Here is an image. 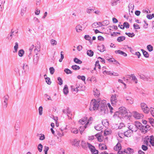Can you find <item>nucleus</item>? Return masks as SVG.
I'll return each instance as SVG.
<instances>
[{
  "instance_id": "obj_1",
  "label": "nucleus",
  "mask_w": 154,
  "mask_h": 154,
  "mask_svg": "<svg viewBox=\"0 0 154 154\" xmlns=\"http://www.w3.org/2000/svg\"><path fill=\"white\" fill-rule=\"evenodd\" d=\"M99 112L101 115H104L108 112V109L106 104L105 103V101H102L98 108Z\"/></svg>"
},
{
  "instance_id": "obj_2",
  "label": "nucleus",
  "mask_w": 154,
  "mask_h": 154,
  "mask_svg": "<svg viewBox=\"0 0 154 154\" xmlns=\"http://www.w3.org/2000/svg\"><path fill=\"white\" fill-rule=\"evenodd\" d=\"M100 102L95 99H92L90 103L89 110L91 111H94L97 110L99 108Z\"/></svg>"
},
{
  "instance_id": "obj_3",
  "label": "nucleus",
  "mask_w": 154,
  "mask_h": 154,
  "mask_svg": "<svg viewBox=\"0 0 154 154\" xmlns=\"http://www.w3.org/2000/svg\"><path fill=\"white\" fill-rule=\"evenodd\" d=\"M116 114L118 113L119 116H121L122 117H125L128 116V112L126 109L124 107H121L119 108V112H116Z\"/></svg>"
},
{
  "instance_id": "obj_4",
  "label": "nucleus",
  "mask_w": 154,
  "mask_h": 154,
  "mask_svg": "<svg viewBox=\"0 0 154 154\" xmlns=\"http://www.w3.org/2000/svg\"><path fill=\"white\" fill-rule=\"evenodd\" d=\"M140 106L142 110L145 113L147 114L149 112V109L145 103H141Z\"/></svg>"
},
{
  "instance_id": "obj_5",
  "label": "nucleus",
  "mask_w": 154,
  "mask_h": 154,
  "mask_svg": "<svg viewBox=\"0 0 154 154\" xmlns=\"http://www.w3.org/2000/svg\"><path fill=\"white\" fill-rule=\"evenodd\" d=\"M138 76L140 78L142 79L143 80L149 81H152V79L149 76H146L141 74H138Z\"/></svg>"
},
{
  "instance_id": "obj_6",
  "label": "nucleus",
  "mask_w": 154,
  "mask_h": 154,
  "mask_svg": "<svg viewBox=\"0 0 154 154\" xmlns=\"http://www.w3.org/2000/svg\"><path fill=\"white\" fill-rule=\"evenodd\" d=\"M63 113L66 115L69 119L71 118L72 114L69 107H67L66 109H63Z\"/></svg>"
},
{
  "instance_id": "obj_7",
  "label": "nucleus",
  "mask_w": 154,
  "mask_h": 154,
  "mask_svg": "<svg viewBox=\"0 0 154 154\" xmlns=\"http://www.w3.org/2000/svg\"><path fill=\"white\" fill-rule=\"evenodd\" d=\"M134 125L136 127V128L134 129V132H136L138 129H140L143 125L142 124L138 121H135L134 122Z\"/></svg>"
},
{
  "instance_id": "obj_8",
  "label": "nucleus",
  "mask_w": 154,
  "mask_h": 154,
  "mask_svg": "<svg viewBox=\"0 0 154 154\" xmlns=\"http://www.w3.org/2000/svg\"><path fill=\"white\" fill-rule=\"evenodd\" d=\"M134 117L136 119H142L143 117V115L141 113H139L137 112H134Z\"/></svg>"
},
{
  "instance_id": "obj_9",
  "label": "nucleus",
  "mask_w": 154,
  "mask_h": 154,
  "mask_svg": "<svg viewBox=\"0 0 154 154\" xmlns=\"http://www.w3.org/2000/svg\"><path fill=\"white\" fill-rule=\"evenodd\" d=\"M125 98L128 104H131L134 103V100L131 97H125Z\"/></svg>"
},
{
  "instance_id": "obj_10",
  "label": "nucleus",
  "mask_w": 154,
  "mask_h": 154,
  "mask_svg": "<svg viewBox=\"0 0 154 154\" xmlns=\"http://www.w3.org/2000/svg\"><path fill=\"white\" fill-rule=\"evenodd\" d=\"M133 133V132L131 131L130 130H128L124 132V135L127 137H130L132 133Z\"/></svg>"
},
{
  "instance_id": "obj_11",
  "label": "nucleus",
  "mask_w": 154,
  "mask_h": 154,
  "mask_svg": "<svg viewBox=\"0 0 154 154\" xmlns=\"http://www.w3.org/2000/svg\"><path fill=\"white\" fill-rule=\"evenodd\" d=\"M80 141L76 139H74L72 142V145L75 146H79Z\"/></svg>"
},
{
  "instance_id": "obj_12",
  "label": "nucleus",
  "mask_w": 154,
  "mask_h": 154,
  "mask_svg": "<svg viewBox=\"0 0 154 154\" xmlns=\"http://www.w3.org/2000/svg\"><path fill=\"white\" fill-rule=\"evenodd\" d=\"M122 149L121 144L118 142L116 145L114 147V149L116 151L120 150Z\"/></svg>"
},
{
  "instance_id": "obj_13",
  "label": "nucleus",
  "mask_w": 154,
  "mask_h": 154,
  "mask_svg": "<svg viewBox=\"0 0 154 154\" xmlns=\"http://www.w3.org/2000/svg\"><path fill=\"white\" fill-rule=\"evenodd\" d=\"M97 49L100 52H103L105 50V47L103 45H98Z\"/></svg>"
},
{
  "instance_id": "obj_14",
  "label": "nucleus",
  "mask_w": 154,
  "mask_h": 154,
  "mask_svg": "<svg viewBox=\"0 0 154 154\" xmlns=\"http://www.w3.org/2000/svg\"><path fill=\"white\" fill-rule=\"evenodd\" d=\"M85 28V27H82L80 25L77 26L75 28L76 31L78 32H80L82 30H84Z\"/></svg>"
},
{
  "instance_id": "obj_15",
  "label": "nucleus",
  "mask_w": 154,
  "mask_h": 154,
  "mask_svg": "<svg viewBox=\"0 0 154 154\" xmlns=\"http://www.w3.org/2000/svg\"><path fill=\"white\" fill-rule=\"evenodd\" d=\"M88 124V122L84 126H82L80 127L79 130L81 134L84 130L87 127V125Z\"/></svg>"
},
{
  "instance_id": "obj_16",
  "label": "nucleus",
  "mask_w": 154,
  "mask_h": 154,
  "mask_svg": "<svg viewBox=\"0 0 154 154\" xmlns=\"http://www.w3.org/2000/svg\"><path fill=\"white\" fill-rule=\"evenodd\" d=\"M94 95L96 97H98L100 95V91L98 90L97 88H94L93 89Z\"/></svg>"
},
{
  "instance_id": "obj_17",
  "label": "nucleus",
  "mask_w": 154,
  "mask_h": 154,
  "mask_svg": "<svg viewBox=\"0 0 154 154\" xmlns=\"http://www.w3.org/2000/svg\"><path fill=\"white\" fill-rule=\"evenodd\" d=\"M99 146L100 149L101 150H104L107 149V147L106 145L103 143H100L99 144Z\"/></svg>"
},
{
  "instance_id": "obj_18",
  "label": "nucleus",
  "mask_w": 154,
  "mask_h": 154,
  "mask_svg": "<svg viewBox=\"0 0 154 154\" xmlns=\"http://www.w3.org/2000/svg\"><path fill=\"white\" fill-rule=\"evenodd\" d=\"M63 92L65 95H67L68 93V88L67 85H65L64 86L63 89Z\"/></svg>"
},
{
  "instance_id": "obj_19",
  "label": "nucleus",
  "mask_w": 154,
  "mask_h": 154,
  "mask_svg": "<svg viewBox=\"0 0 154 154\" xmlns=\"http://www.w3.org/2000/svg\"><path fill=\"white\" fill-rule=\"evenodd\" d=\"M123 26L121 28V29H124L125 27L126 29L128 28L130 26L129 23L127 22H125L124 23Z\"/></svg>"
},
{
  "instance_id": "obj_20",
  "label": "nucleus",
  "mask_w": 154,
  "mask_h": 154,
  "mask_svg": "<svg viewBox=\"0 0 154 154\" xmlns=\"http://www.w3.org/2000/svg\"><path fill=\"white\" fill-rule=\"evenodd\" d=\"M125 39V37L124 36H121L118 37L117 38V41L119 42H121L123 41Z\"/></svg>"
},
{
  "instance_id": "obj_21",
  "label": "nucleus",
  "mask_w": 154,
  "mask_h": 154,
  "mask_svg": "<svg viewBox=\"0 0 154 154\" xmlns=\"http://www.w3.org/2000/svg\"><path fill=\"white\" fill-rule=\"evenodd\" d=\"M141 51L142 52L143 55L146 58L149 57V54L148 52L143 49H141Z\"/></svg>"
},
{
  "instance_id": "obj_22",
  "label": "nucleus",
  "mask_w": 154,
  "mask_h": 154,
  "mask_svg": "<svg viewBox=\"0 0 154 154\" xmlns=\"http://www.w3.org/2000/svg\"><path fill=\"white\" fill-rule=\"evenodd\" d=\"M130 79H131L132 80L134 81L135 83H137V79L134 74L131 75L130 76Z\"/></svg>"
},
{
  "instance_id": "obj_23",
  "label": "nucleus",
  "mask_w": 154,
  "mask_h": 154,
  "mask_svg": "<svg viewBox=\"0 0 154 154\" xmlns=\"http://www.w3.org/2000/svg\"><path fill=\"white\" fill-rule=\"evenodd\" d=\"M149 142L151 145L153 146H154V138L153 136L152 135L150 137Z\"/></svg>"
},
{
  "instance_id": "obj_24",
  "label": "nucleus",
  "mask_w": 154,
  "mask_h": 154,
  "mask_svg": "<svg viewBox=\"0 0 154 154\" xmlns=\"http://www.w3.org/2000/svg\"><path fill=\"white\" fill-rule=\"evenodd\" d=\"M87 54L90 57H92L94 55V52L91 50H88L87 52Z\"/></svg>"
},
{
  "instance_id": "obj_25",
  "label": "nucleus",
  "mask_w": 154,
  "mask_h": 154,
  "mask_svg": "<svg viewBox=\"0 0 154 154\" xmlns=\"http://www.w3.org/2000/svg\"><path fill=\"white\" fill-rule=\"evenodd\" d=\"M117 100V99L116 98V94L112 95L110 98L111 101H114L116 102Z\"/></svg>"
},
{
  "instance_id": "obj_26",
  "label": "nucleus",
  "mask_w": 154,
  "mask_h": 154,
  "mask_svg": "<svg viewBox=\"0 0 154 154\" xmlns=\"http://www.w3.org/2000/svg\"><path fill=\"white\" fill-rule=\"evenodd\" d=\"M73 61L75 63L77 64H81L82 63L81 60L76 57L74 59Z\"/></svg>"
},
{
  "instance_id": "obj_27",
  "label": "nucleus",
  "mask_w": 154,
  "mask_h": 154,
  "mask_svg": "<svg viewBox=\"0 0 154 154\" xmlns=\"http://www.w3.org/2000/svg\"><path fill=\"white\" fill-rule=\"evenodd\" d=\"M71 68L73 70H76L80 69V67L76 65H73L72 66Z\"/></svg>"
},
{
  "instance_id": "obj_28",
  "label": "nucleus",
  "mask_w": 154,
  "mask_h": 154,
  "mask_svg": "<svg viewBox=\"0 0 154 154\" xmlns=\"http://www.w3.org/2000/svg\"><path fill=\"white\" fill-rule=\"evenodd\" d=\"M87 144L88 145V146L89 149H90L91 152L94 149H95V147L94 146L91 145L90 143L87 142Z\"/></svg>"
},
{
  "instance_id": "obj_29",
  "label": "nucleus",
  "mask_w": 154,
  "mask_h": 154,
  "mask_svg": "<svg viewBox=\"0 0 154 154\" xmlns=\"http://www.w3.org/2000/svg\"><path fill=\"white\" fill-rule=\"evenodd\" d=\"M24 53V51L23 49H21L19 50L18 51V55L20 57H22L23 56Z\"/></svg>"
},
{
  "instance_id": "obj_30",
  "label": "nucleus",
  "mask_w": 154,
  "mask_h": 154,
  "mask_svg": "<svg viewBox=\"0 0 154 154\" xmlns=\"http://www.w3.org/2000/svg\"><path fill=\"white\" fill-rule=\"evenodd\" d=\"M95 129L97 131H100L102 129L101 124H99L94 126Z\"/></svg>"
},
{
  "instance_id": "obj_31",
  "label": "nucleus",
  "mask_w": 154,
  "mask_h": 154,
  "mask_svg": "<svg viewBox=\"0 0 154 154\" xmlns=\"http://www.w3.org/2000/svg\"><path fill=\"white\" fill-rule=\"evenodd\" d=\"M119 0H112L111 2L112 5L113 6L116 5L117 4V3Z\"/></svg>"
},
{
  "instance_id": "obj_32",
  "label": "nucleus",
  "mask_w": 154,
  "mask_h": 154,
  "mask_svg": "<svg viewBox=\"0 0 154 154\" xmlns=\"http://www.w3.org/2000/svg\"><path fill=\"white\" fill-rule=\"evenodd\" d=\"M136 128V127L134 125V124H131L129 126L128 128L129 129V130H130L131 131L133 132L134 131V127Z\"/></svg>"
},
{
  "instance_id": "obj_33",
  "label": "nucleus",
  "mask_w": 154,
  "mask_h": 154,
  "mask_svg": "<svg viewBox=\"0 0 154 154\" xmlns=\"http://www.w3.org/2000/svg\"><path fill=\"white\" fill-rule=\"evenodd\" d=\"M81 146L83 148L86 149L87 148V145L85 141H82L81 143Z\"/></svg>"
},
{
  "instance_id": "obj_34",
  "label": "nucleus",
  "mask_w": 154,
  "mask_h": 154,
  "mask_svg": "<svg viewBox=\"0 0 154 154\" xmlns=\"http://www.w3.org/2000/svg\"><path fill=\"white\" fill-rule=\"evenodd\" d=\"M77 78L79 79H81L84 82L85 81V77L84 75L81 76L79 75L77 76Z\"/></svg>"
},
{
  "instance_id": "obj_35",
  "label": "nucleus",
  "mask_w": 154,
  "mask_h": 154,
  "mask_svg": "<svg viewBox=\"0 0 154 154\" xmlns=\"http://www.w3.org/2000/svg\"><path fill=\"white\" fill-rule=\"evenodd\" d=\"M64 72L67 74L72 73V72L68 68L65 69L64 70Z\"/></svg>"
},
{
  "instance_id": "obj_36",
  "label": "nucleus",
  "mask_w": 154,
  "mask_h": 154,
  "mask_svg": "<svg viewBox=\"0 0 154 154\" xmlns=\"http://www.w3.org/2000/svg\"><path fill=\"white\" fill-rule=\"evenodd\" d=\"M125 34L127 35H128L129 37H130L131 38L135 36V34H134L133 32L130 33V32H125Z\"/></svg>"
},
{
  "instance_id": "obj_37",
  "label": "nucleus",
  "mask_w": 154,
  "mask_h": 154,
  "mask_svg": "<svg viewBox=\"0 0 154 154\" xmlns=\"http://www.w3.org/2000/svg\"><path fill=\"white\" fill-rule=\"evenodd\" d=\"M147 48L149 51L151 52L153 50V48L151 45H149L147 46Z\"/></svg>"
},
{
  "instance_id": "obj_38",
  "label": "nucleus",
  "mask_w": 154,
  "mask_h": 154,
  "mask_svg": "<svg viewBox=\"0 0 154 154\" xmlns=\"http://www.w3.org/2000/svg\"><path fill=\"white\" fill-rule=\"evenodd\" d=\"M18 48V44L17 42H16L15 43V45L14 47V52H17V50Z\"/></svg>"
},
{
  "instance_id": "obj_39",
  "label": "nucleus",
  "mask_w": 154,
  "mask_h": 154,
  "mask_svg": "<svg viewBox=\"0 0 154 154\" xmlns=\"http://www.w3.org/2000/svg\"><path fill=\"white\" fill-rule=\"evenodd\" d=\"M64 52L63 51H62L60 52V55L61 57L60 58L59 60V61L60 62H61L64 58Z\"/></svg>"
},
{
  "instance_id": "obj_40",
  "label": "nucleus",
  "mask_w": 154,
  "mask_h": 154,
  "mask_svg": "<svg viewBox=\"0 0 154 154\" xmlns=\"http://www.w3.org/2000/svg\"><path fill=\"white\" fill-rule=\"evenodd\" d=\"M42 148L43 146L41 143H40L38 145V151L40 152H41L42 151Z\"/></svg>"
},
{
  "instance_id": "obj_41",
  "label": "nucleus",
  "mask_w": 154,
  "mask_h": 154,
  "mask_svg": "<svg viewBox=\"0 0 154 154\" xmlns=\"http://www.w3.org/2000/svg\"><path fill=\"white\" fill-rule=\"evenodd\" d=\"M103 73L104 74H106L107 75H112V73L110 71H107L106 70H104V71H103Z\"/></svg>"
},
{
  "instance_id": "obj_42",
  "label": "nucleus",
  "mask_w": 154,
  "mask_h": 154,
  "mask_svg": "<svg viewBox=\"0 0 154 154\" xmlns=\"http://www.w3.org/2000/svg\"><path fill=\"white\" fill-rule=\"evenodd\" d=\"M143 125L141 127V128L140 129V130L141 131V132L144 134L146 133L147 131L146 129L145 128L143 127Z\"/></svg>"
},
{
  "instance_id": "obj_43",
  "label": "nucleus",
  "mask_w": 154,
  "mask_h": 154,
  "mask_svg": "<svg viewBox=\"0 0 154 154\" xmlns=\"http://www.w3.org/2000/svg\"><path fill=\"white\" fill-rule=\"evenodd\" d=\"M102 23L103 26H104L108 25L109 24V20H105L102 22Z\"/></svg>"
},
{
  "instance_id": "obj_44",
  "label": "nucleus",
  "mask_w": 154,
  "mask_h": 154,
  "mask_svg": "<svg viewBox=\"0 0 154 154\" xmlns=\"http://www.w3.org/2000/svg\"><path fill=\"white\" fill-rule=\"evenodd\" d=\"M46 80V82L48 85H50L51 83V81L50 80V78L48 77H46L45 78Z\"/></svg>"
},
{
  "instance_id": "obj_45",
  "label": "nucleus",
  "mask_w": 154,
  "mask_h": 154,
  "mask_svg": "<svg viewBox=\"0 0 154 154\" xmlns=\"http://www.w3.org/2000/svg\"><path fill=\"white\" fill-rule=\"evenodd\" d=\"M23 69L24 70V72H25L28 69V66L25 63H23Z\"/></svg>"
},
{
  "instance_id": "obj_46",
  "label": "nucleus",
  "mask_w": 154,
  "mask_h": 154,
  "mask_svg": "<svg viewBox=\"0 0 154 154\" xmlns=\"http://www.w3.org/2000/svg\"><path fill=\"white\" fill-rule=\"evenodd\" d=\"M43 107L42 106H40L38 108L39 114L41 116L42 113Z\"/></svg>"
},
{
  "instance_id": "obj_47",
  "label": "nucleus",
  "mask_w": 154,
  "mask_h": 154,
  "mask_svg": "<svg viewBox=\"0 0 154 154\" xmlns=\"http://www.w3.org/2000/svg\"><path fill=\"white\" fill-rule=\"evenodd\" d=\"M49 70L50 74L51 75H52L54 74L55 70L53 67H50L49 68Z\"/></svg>"
},
{
  "instance_id": "obj_48",
  "label": "nucleus",
  "mask_w": 154,
  "mask_h": 154,
  "mask_svg": "<svg viewBox=\"0 0 154 154\" xmlns=\"http://www.w3.org/2000/svg\"><path fill=\"white\" fill-rule=\"evenodd\" d=\"M149 111H150L152 116L154 117V108L151 107L149 108Z\"/></svg>"
},
{
  "instance_id": "obj_49",
  "label": "nucleus",
  "mask_w": 154,
  "mask_h": 154,
  "mask_svg": "<svg viewBox=\"0 0 154 154\" xmlns=\"http://www.w3.org/2000/svg\"><path fill=\"white\" fill-rule=\"evenodd\" d=\"M72 133L74 134H77L78 133V130L76 128H74L72 129L71 130Z\"/></svg>"
},
{
  "instance_id": "obj_50",
  "label": "nucleus",
  "mask_w": 154,
  "mask_h": 154,
  "mask_svg": "<svg viewBox=\"0 0 154 154\" xmlns=\"http://www.w3.org/2000/svg\"><path fill=\"white\" fill-rule=\"evenodd\" d=\"M49 147L48 146H45L44 149V151L45 154H47V152L49 149Z\"/></svg>"
},
{
  "instance_id": "obj_51",
  "label": "nucleus",
  "mask_w": 154,
  "mask_h": 154,
  "mask_svg": "<svg viewBox=\"0 0 154 154\" xmlns=\"http://www.w3.org/2000/svg\"><path fill=\"white\" fill-rule=\"evenodd\" d=\"M57 80L59 82V84L60 85H62L63 81L61 78L60 77H58L57 78Z\"/></svg>"
},
{
  "instance_id": "obj_52",
  "label": "nucleus",
  "mask_w": 154,
  "mask_h": 154,
  "mask_svg": "<svg viewBox=\"0 0 154 154\" xmlns=\"http://www.w3.org/2000/svg\"><path fill=\"white\" fill-rule=\"evenodd\" d=\"M141 148L142 149L145 151L147 150L148 149L147 146L144 145H142Z\"/></svg>"
},
{
  "instance_id": "obj_53",
  "label": "nucleus",
  "mask_w": 154,
  "mask_h": 154,
  "mask_svg": "<svg viewBox=\"0 0 154 154\" xmlns=\"http://www.w3.org/2000/svg\"><path fill=\"white\" fill-rule=\"evenodd\" d=\"M128 153H130V154H131L134 152V149L131 148L129 147L128 148Z\"/></svg>"
},
{
  "instance_id": "obj_54",
  "label": "nucleus",
  "mask_w": 154,
  "mask_h": 154,
  "mask_svg": "<svg viewBox=\"0 0 154 154\" xmlns=\"http://www.w3.org/2000/svg\"><path fill=\"white\" fill-rule=\"evenodd\" d=\"M51 42L52 45H56L57 44V41L53 39H52L51 41Z\"/></svg>"
},
{
  "instance_id": "obj_55",
  "label": "nucleus",
  "mask_w": 154,
  "mask_h": 154,
  "mask_svg": "<svg viewBox=\"0 0 154 154\" xmlns=\"http://www.w3.org/2000/svg\"><path fill=\"white\" fill-rule=\"evenodd\" d=\"M94 11V9L92 8L90 9H87L86 10V12L88 14L91 13L92 12H93Z\"/></svg>"
},
{
  "instance_id": "obj_56",
  "label": "nucleus",
  "mask_w": 154,
  "mask_h": 154,
  "mask_svg": "<svg viewBox=\"0 0 154 154\" xmlns=\"http://www.w3.org/2000/svg\"><path fill=\"white\" fill-rule=\"evenodd\" d=\"M91 152L92 154H98V153L99 151L98 150L96 149L95 148V149L91 151Z\"/></svg>"
},
{
  "instance_id": "obj_57",
  "label": "nucleus",
  "mask_w": 154,
  "mask_h": 154,
  "mask_svg": "<svg viewBox=\"0 0 154 154\" xmlns=\"http://www.w3.org/2000/svg\"><path fill=\"white\" fill-rule=\"evenodd\" d=\"M106 60H107L108 61H109V62L113 63L114 61V62L115 59L113 58H107V57Z\"/></svg>"
},
{
  "instance_id": "obj_58",
  "label": "nucleus",
  "mask_w": 154,
  "mask_h": 154,
  "mask_svg": "<svg viewBox=\"0 0 154 154\" xmlns=\"http://www.w3.org/2000/svg\"><path fill=\"white\" fill-rule=\"evenodd\" d=\"M133 27L134 29H140V27L137 24L134 23L133 24Z\"/></svg>"
},
{
  "instance_id": "obj_59",
  "label": "nucleus",
  "mask_w": 154,
  "mask_h": 154,
  "mask_svg": "<svg viewBox=\"0 0 154 154\" xmlns=\"http://www.w3.org/2000/svg\"><path fill=\"white\" fill-rule=\"evenodd\" d=\"M123 52V51H122L120 50H117L115 51V53L119 54L122 55Z\"/></svg>"
},
{
  "instance_id": "obj_60",
  "label": "nucleus",
  "mask_w": 154,
  "mask_h": 154,
  "mask_svg": "<svg viewBox=\"0 0 154 154\" xmlns=\"http://www.w3.org/2000/svg\"><path fill=\"white\" fill-rule=\"evenodd\" d=\"M143 127L145 128L146 129L147 131L149 130L150 129V126L148 125H143Z\"/></svg>"
},
{
  "instance_id": "obj_61",
  "label": "nucleus",
  "mask_w": 154,
  "mask_h": 154,
  "mask_svg": "<svg viewBox=\"0 0 154 154\" xmlns=\"http://www.w3.org/2000/svg\"><path fill=\"white\" fill-rule=\"evenodd\" d=\"M84 38L86 40H90L91 39V37L88 35H85L84 36Z\"/></svg>"
},
{
  "instance_id": "obj_62",
  "label": "nucleus",
  "mask_w": 154,
  "mask_h": 154,
  "mask_svg": "<svg viewBox=\"0 0 154 154\" xmlns=\"http://www.w3.org/2000/svg\"><path fill=\"white\" fill-rule=\"evenodd\" d=\"M40 135H41V136H40L39 139L40 140H44L45 138V136L44 134H41Z\"/></svg>"
},
{
  "instance_id": "obj_63",
  "label": "nucleus",
  "mask_w": 154,
  "mask_h": 154,
  "mask_svg": "<svg viewBox=\"0 0 154 154\" xmlns=\"http://www.w3.org/2000/svg\"><path fill=\"white\" fill-rule=\"evenodd\" d=\"M149 119V122L151 124V125L152 126H153V124L154 119L152 118H150Z\"/></svg>"
},
{
  "instance_id": "obj_64",
  "label": "nucleus",
  "mask_w": 154,
  "mask_h": 154,
  "mask_svg": "<svg viewBox=\"0 0 154 154\" xmlns=\"http://www.w3.org/2000/svg\"><path fill=\"white\" fill-rule=\"evenodd\" d=\"M86 119H83V120L80 119L79 121V122L82 125H84L85 123Z\"/></svg>"
}]
</instances>
